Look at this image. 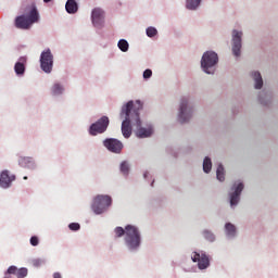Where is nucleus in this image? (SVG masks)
Masks as SVG:
<instances>
[{"mask_svg": "<svg viewBox=\"0 0 278 278\" xmlns=\"http://www.w3.org/2000/svg\"><path fill=\"white\" fill-rule=\"evenodd\" d=\"M140 110H142V102L137 100L128 101L124 106H122L121 118H124L122 123V134L124 138L131 137V123H135L136 127H140L142 122L140 121Z\"/></svg>", "mask_w": 278, "mask_h": 278, "instance_id": "nucleus-1", "label": "nucleus"}, {"mask_svg": "<svg viewBox=\"0 0 278 278\" xmlns=\"http://www.w3.org/2000/svg\"><path fill=\"white\" fill-rule=\"evenodd\" d=\"M125 243L131 251H136L140 247V231L136 226H126Z\"/></svg>", "mask_w": 278, "mask_h": 278, "instance_id": "nucleus-2", "label": "nucleus"}, {"mask_svg": "<svg viewBox=\"0 0 278 278\" xmlns=\"http://www.w3.org/2000/svg\"><path fill=\"white\" fill-rule=\"evenodd\" d=\"M110 205H112V197L99 194L93 198L91 208L94 214H103V212H105Z\"/></svg>", "mask_w": 278, "mask_h": 278, "instance_id": "nucleus-3", "label": "nucleus"}, {"mask_svg": "<svg viewBox=\"0 0 278 278\" xmlns=\"http://www.w3.org/2000/svg\"><path fill=\"white\" fill-rule=\"evenodd\" d=\"M216 64H218V54H216V52L207 51L203 54L201 60V66L204 73H207V75H212V71H210V68H214Z\"/></svg>", "mask_w": 278, "mask_h": 278, "instance_id": "nucleus-4", "label": "nucleus"}, {"mask_svg": "<svg viewBox=\"0 0 278 278\" xmlns=\"http://www.w3.org/2000/svg\"><path fill=\"white\" fill-rule=\"evenodd\" d=\"M110 126V118L108 116H102L96 123H93L89 128L90 136H97L98 134H105L108 127Z\"/></svg>", "mask_w": 278, "mask_h": 278, "instance_id": "nucleus-5", "label": "nucleus"}, {"mask_svg": "<svg viewBox=\"0 0 278 278\" xmlns=\"http://www.w3.org/2000/svg\"><path fill=\"white\" fill-rule=\"evenodd\" d=\"M40 66L43 73H51L53 71V54L50 49L41 52Z\"/></svg>", "mask_w": 278, "mask_h": 278, "instance_id": "nucleus-6", "label": "nucleus"}, {"mask_svg": "<svg viewBox=\"0 0 278 278\" xmlns=\"http://www.w3.org/2000/svg\"><path fill=\"white\" fill-rule=\"evenodd\" d=\"M192 118V108L188 106V99L182 98L179 106V123H188Z\"/></svg>", "mask_w": 278, "mask_h": 278, "instance_id": "nucleus-7", "label": "nucleus"}, {"mask_svg": "<svg viewBox=\"0 0 278 278\" xmlns=\"http://www.w3.org/2000/svg\"><path fill=\"white\" fill-rule=\"evenodd\" d=\"M91 21L93 27L101 29V27H103V23H105V12L102 11L101 8L93 9L91 12Z\"/></svg>", "mask_w": 278, "mask_h": 278, "instance_id": "nucleus-8", "label": "nucleus"}, {"mask_svg": "<svg viewBox=\"0 0 278 278\" xmlns=\"http://www.w3.org/2000/svg\"><path fill=\"white\" fill-rule=\"evenodd\" d=\"M242 49V31H232V53L236 58H240V51Z\"/></svg>", "mask_w": 278, "mask_h": 278, "instance_id": "nucleus-9", "label": "nucleus"}, {"mask_svg": "<svg viewBox=\"0 0 278 278\" xmlns=\"http://www.w3.org/2000/svg\"><path fill=\"white\" fill-rule=\"evenodd\" d=\"M191 260L194 263L198 262V268H200V270H205V268L210 266V257H207L205 253L193 252Z\"/></svg>", "mask_w": 278, "mask_h": 278, "instance_id": "nucleus-10", "label": "nucleus"}, {"mask_svg": "<svg viewBox=\"0 0 278 278\" xmlns=\"http://www.w3.org/2000/svg\"><path fill=\"white\" fill-rule=\"evenodd\" d=\"M105 149L111 153H121L123 151V142L118 139L110 138L103 141Z\"/></svg>", "mask_w": 278, "mask_h": 278, "instance_id": "nucleus-11", "label": "nucleus"}, {"mask_svg": "<svg viewBox=\"0 0 278 278\" xmlns=\"http://www.w3.org/2000/svg\"><path fill=\"white\" fill-rule=\"evenodd\" d=\"M16 180L15 175H10V170L4 169L0 174V188H10L12 186V181Z\"/></svg>", "mask_w": 278, "mask_h": 278, "instance_id": "nucleus-12", "label": "nucleus"}, {"mask_svg": "<svg viewBox=\"0 0 278 278\" xmlns=\"http://www.w3.org/2000/svg\"><path fill=\"white\" fill-rule=\"evenodd\" d=\"M233 192L230 194V205H238L240 202V194H242V190H244V185L242 182L238 184V186L232 187Z\"/></svg>", "mask_w": 278, "mask_h": 278, "instance_id": "nucleus-13", "label": "nucleus"}, {"mask_svg": "<svg viewBox=\"0 0 278 278\" xmlns=\"http://www.w3.org/2000/svg\"><path fill=\"white\" fill-rule=\"evenodd\" d=\"M15 27L17 29H29L31 22L25 15H20L15 18Z\"/></svg>", "mask_w": 278, "mask_h": 278, "instance_id": "nucleus-14", "label": "nucleus"}, {"mask_svg": "<svg viewBox=\"0 0 278 278\" xmlns=\"http://www.w3.org/2000/svg\"><path fill=\"white\" fill-rule=\"evenodd\" d=\"M18 164L22 166V168H29L30 170L36 168V162L29 156H21L18 159Z\"/></svg>", "mask_w": 278, "mask_h": 278, "instance_id": "nucleus-15", "label": "nucleus"}, {"mask_svg": "<svg viewBox=\"0 0 278 278\" xmlns=\"http://www.w3.org/2000/svg\"><path fill=\"white\" fill-rule=\"evenodd\" d=\"M27 273L28 270L25 267L17 268L16 266L12 265L8 268V275H15L17 278H25Z\"/></svg>", "mask_w": 278, "mask_h": 278, "instance_id": "nucleus-16", "label": "nucleus"}, {"mask_svg": "<svg viewBox=\"0 0 278 278\" xmlns=\"http://www.w3.org/2000/svg\"><path fill=\"white\" fill-rule=\"evenodd\" d=\"M29 13L28 16H26V18L29 20L30 24L34 25V23H38V21H40V13H38V9L36 8V4L33 3L29 7Z\"/></svg>", "mask_w": 278, "mask_h": 278, "instance_id": "nucleus-17", "label": "nucleus"}, {"mask_svg": "<svg viewBox=\"0 0 278 278\" xmlns=\"http://www.w3.org/2000/svg\"><path fill=\"white\" fill-rule=\"evenodd\" d=\"M65 10L67 14H77L79 11V4L75 0H67L65 3Z\"/></svg>", "mask_w": 278, "mask_h": 278, "instance_id": "nucleus-18", "label": "nucleus"}, {"mask_svg": "<svg viewBox=\"0 0 278 278\" xmlns=\"http://www.w3.org/2000/svg\"><path fill=\"white\" fill-rule=\"evenodd\" d=\"M137 127H138L136 131L137 138H149L153 135V128L151 127L142 128V125Z\"/></svg>", "mask_w": 278, "mask_h": 278, "instance_id": "nucleus-19", "label": "nucleus"}, {"mask_svg": "<svg viewBox=\"0 0 278 278\" xmlns=\"http://www.w3.org/2000/svg\"><path fill=\"white\" fill-rule=\"evenodd\" d=\"M25 62H27V60L25 58H21L20 62L15 63L14 71L16 75H25Z\"/></svg>", "mask_w": 278, "mask_h": 278, "instance_id": "nucleus-20", "label": "nucleus"}, {"mask_svg": "<svg viewBox=\"0 0 278 278\" xmlns=\"http://www.w3.org/2000/svg\"><path fill=\"white\" fill-rule=\"evenodd\" d=\"M252 77L255 81V89L261 90L262 86H264V80L262 79V74H260V72H253Z\"/></svg>", "mask_w": 278, "mask_h": 278, "instance_id": "nucleus-21", "label": "nucleus"}, {"mask_svg": "<svg viewBox=\"0 0 278 278\" xmlns=\"http://www.w3.org/2000/svg\"><path fill=\"white\" fill-rule=\"evenodd\" d=\"M51 92L54 97H58L60 94H63L64 92V86H62L59 83H55L52 87H51Z\"/></svg>", "mask_w": 278, "mask_h": 278, "instance_id": "nucleus-22", "label": "nucleus"}, {"mask_svg": "<svg viewBox=\"0 0 278 278\" xmlns=\"http://www.w3.org/2000/svg\"><path fill=\"white\" fill-rule=\"evenodd\" d=\"M226 235L229 236V238H233L236 236V226L231 223H227L225 225Z\"/></svg>", "mask_w": 278, "mask_h": 278, "instance_id": "nucleus-23", "label": "nucleus"}, {"mask_svg": "<svg viewBox=\"0 0 278 278\" xmlns=\"http://www.w3.org/2000/svg\"><path fill=\"white\" fill-rule=\"evenodd\" d=\"M201 5V0H187L186 8L187 10H197Z\"/></svg>", "mask_w": 278, "mask_h": 278, "instance_id": "nucleus-24", "label": "nucleus"}, {"mask_svg": "<svg viewBox=\"0 0 278 278\" xmlns=\"http://www.w3.org/2000/svg\"><path fill=\"white\" fill-rule=\"evenodd\" d=\"M216 177L218 181H225V167H223V164H219L216 170Z\"/></svg>", "mask_w": 278, "mask_h": 278, "instance_id": "nucleus-25", "label": "nucleus"}, {"mask_svg": "<svg viewBox=\"0 0 278 278\" xmlns=\"http://www.w3.org/2000/svg\"><path fill=\"white\" fill-rule=\"evenodd\" d=\"M118 49H121V51H123L124 53L129 51V42H127V40L125 39H121L117 43Z\"/></svg>", "mask_w": 278, "mask_h": 278, "instance_id": "nucleus-26", "label": "nucleus"}, {"mask_svg": "<svg viewBox=\"0 0 278 278\" xmlns=\"http://www.w3.org/2000/svg\"><path fill=\"white\" fill-rule=\"evenodd\" d=\"M203 170L204 173H210L212 170V159L211 157H205L203 161Z\"/></svg>", "mask_w": 278, "mask_h": 278, "instance_id": "nucleus-27", "label": "nucleus"}, {"mask_svg": "<svg viewBox=\"0 0 278 278\" xmlns=\"http://www.w3.org/2000/svg\"><path fill=\"white\" fill-rule=\"evenodd\" d=\"M203 236H204L205 240H207L208 242H214V240H216V237L210 230H204Z\"/></svg>", "mask_w": 278, "mask_h": 278, "instance_id": "nucleus-28", "label": "nucleus"}, {"mask_svg": "<svg viewBox=\"0 0 278 278\" xmlns=\"http://www.w3.org/2000/svg\"><path fill=\"white\" fill-rule=\"evenodd\" d=\"M147 36L149 38H153L154 36H157V29L155 27H148L147 28Z\"/></svg>", "mask_w": 278, "mask_h": 278, "instance_id": "nucleus-29", "label": "nucleus"}, {"mask_svg": "<svg viewBox=\"0 0 278 278\" xmlns=\"http://www.w3.org/2000/svg\"><path fill=\"white\" fill-rule=\"evenodd\" d=\"M116 238H123V236L126 235V228L123 229V227H116L114 230Z\"/></svg>", "mask_w": 278, "mask_h": 278, "instance_id": "nucleus-30", "label": "nucleus"}, {"mask_svg": "<svg viewBox=\"0 0 278 278\" xmlns=\"http://www.w3.org/2000/svg\"><path fill=\"white\" fill-rule=\"evenodd\" d=\"M121 173H123V175H129V164H127V162L121 164Z\"/></svg>", "mask_w": 278, "mask_h": 278, "instance_id": "nucleus-31", "label": "nucleus"}, {"mask_svg": "<svg viewBox=\"0 0 278 278\" xmlns=\"http://www.w3.org/2000/svg\"><path fill=\"white\" fill-rule=\"evenodd\" d=\"M71 231H79V229L81 228V226L77 223H72L68 225Z\"/></svg>", "mask_w": 278, "mask_h": 278, "instance_id": "nucleus-32", "label": "nucleus"}, {"mask_svg": "<svg viewBox=\"0 0 278 278\" xmlns=\"http://www.w3.org/2000/svg\"><path fill=\"white\" fill-rule=\"evenodd\" d=\"M152 75H153V72L151 70H146L143 72V79H151Z\"/></svg>", "mask_w": 278, "mask_h": 278, "instance_id": "nucleus-33", "label": "nucleus"}, {"mask_svg": "<svg viewBox=\"0 0 278 278\" xmlns=\"http://www.w3.org/2000/svg\"><path fill=\"white\" fill-rule=\"evenodd\" d=\"M39 242H40V241H39L38 237H36V236H34V237L30 238V244H31V247H38Z\"/></svg>", "mask_w": 278, "mask_h": 278, "instance_id": "nucleus-34", "label": "nucleus"}, {"mask_svg": "<svg viewBox=\"0 0 278 278\" xmlns=\"http://www.w3.org/2000/svg\"><path fill=\"white\" fill-rule=\"evenodd\" d=\"M34 266H40L42 262L40 260L33 261Z\"/></svg>", "mask_w": 278, "mask_h": 278, "instance_id": "nucleus-35", "label": "nucleus"}, {"mask_svg": "<svg viewBox=\"0 0 278 278\" xmlns=\"http://www.w3.org/2000/svg\"><path fill=\"white\" fill-rule=\"evenodd\" d=\"M53 278H62V275L60 273H54Z\"/></svg>", "mask_w": 278, "mask_h": 278, "instance_id": "nucleus-36", "label": "nucleus"}, {"mask_svg": "<svg viewBox=\"0 0 278 278\" xmlns=\"http://www.w3.org/2000/svg\"><path fill=\"white\" fill-rule=\"evenodd\" d=\"M11 275H12V274H8V271H7L5 275H4V278H12Z\"/></svg>", "mask_w": 278, "mask_h": 278, "instance_id": "nucleus-37", "label": "nucleus"}, {"mask_svg": "<svg viewBox=\"0 0 278 278\" xmlns=\"http://www.w3.org/2000/svg\"><path fill=\"white\" fill-rule=\"evenodd\" d=\"M52 0H43L45 3H51Z\"/></svg>", "mask_w": 278, "mask_h": 278, "instance_id": "nucleus-38", "label": "nucleus"}, {"mask_svg": "<svg viewBox=\"0 0 278 278\" xmlns=\"http://www.w3.org/2000/svg\"><path fill=\"white\" fill-rule=\"evenodd\" d=\"M24 179L27 180V176H24Z\"/></svg>", "mask_w": 278, "mask_h": 278, "instance_id": "nucleus-39", "label": "nucleus"}, {"mask_svg": "<svg viewBox=\"0 0 278 278\" xmlns=\"http://www.w3.org/2000/svg\"><path fill=\"white\" fill-rule=\"evenodd\" d=\"M144 177L147 178V174H144Z\"/></svg>", "mask_w": 278, "mask_h": 278, "instance_id": "nucleus-40", "label": "nucleus"}]
</instances>
